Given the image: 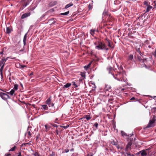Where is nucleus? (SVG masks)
Masks as SVG:
<instances>
[{
    "instance_id": "1",
    "label": "nucleus",
    "mask_w": 156,
    "mask_h": 156,
    "mask_svg": "<svg viewBox=\"0 0 156 156\" xmlns=\"http://www.w3.org/2000/svg\"><path fill=\"white\" fill-rule=\"evenodd\" d=\"M111 74L113 75L114 78L118 81L124 82L126 83V84L124 85L125 86L128 85L129 86H131L130 84H129L128 83L126 82L127 79L126 77H124L123 76L122 74H116L115 76H114L112 73H111Z\"/></svg>"
},
{
    "instance_id": "2",
    "label": "nucleus",
    "mask_w": 156,
    "mask_h": 156,
    "mask_svg": "<svg viewBox=\"0 0 156 156\" xmlns=\"http://www.w3.org/2000/svg\"><path fill=\"white\" fill-rule=\"evenodd\" d=\"M95 48L98 50H108V48H106L105 44L101 42H98V45L96 46Z\"/></svg>"
},
{
    "instance_id": "3",
    "label": "nucleus",
    "mask_w": 156,
    "mask_h": 156,
    "mask_svg": "<svg viewBox=\"0 0 156 156\" xmlns=\"http://www.w3.org/2000/svg\"><path fill=\"white\" fill-rule=\"evenodd\" d=\"M46 103L48 105L49 107H53L54 104L51 102V97L48 98L46 101Z\"/></svg>"
},
{
    "instance_id": "4",
    "label": "nucleus",
    "mask_w": 156,
    "mask_h": 156,
    "mask_svg": "<svg viewBox=\"0 0 156 156\" xmlns=\"http://www.w3.org/2000/svg\"><path fill=\"white\" fill-rule=\"evenodd\" d=\"M0 96L2 99L5 100L10 98L9 95L8 94L2 92H1L0 93Z\"/></svg>"
},
{
    "instance_id": "5",
    "label": "nucleus",
    "mask_w": 156,
    "mask_h": 156,
    "mask_svg": "<svg viewBox=\"0 0 156 156\" xmlns=\"http://www.w3.org/2000/svg\"><path fill=\"white\" fill-rule=\"evenodd\" d=\"M32 133L33 132L32 130H31V128L28 127L27 130V133L28 138H30L31 137Z\"/></svg>"
},
{
    "instance_id": "6",
    "label": "nucleus",
    "mask_w": 156,
    "mask_h": 156,
    "mask_svg": "<svg viewBox=\"0 0 156 156\" xmlns=\"http://www.w3.org/2000/svg\"><path fill=\"white\" fill-rule=\"evenodd\" d=\"M147 149L143 150L139 152V153L142 156H146L147 155Z\"/></svg>"
},
{
    "instance_id": "7",
    "label": "nucleus",
    "mask_w": 156,
    "mask_h": 156,
    "mask_svg": "<svg viewBox=\"0 0 156 156\" xmlns=\"http://www.w3.org/2000/svg\"><path fill=\"white\" fill-rule=\"evenodd\" d=\"M155 122L153 120H150L148 124L147 127L149 128L153 126H154V124Z\"/></svg>"
},
{
    "instance_id": "8",
    "label": "nucleus",
    "mask_w": 156,
    "mask_h": 156,
    "mask_svg": "<svg viewBox=\"0 0 156 156\" xmlns=\"http://www.w3.org/2000/svg\"><path fill=\"white\" fill-rule=\"evenodd\" d=\"M133 55L132 54L129 55L127 61H132L133 60Z\"/></svg>"
},
{
    "instance_id": "9",
    "label": "nucleus",
    "mask_w": 156,
    "mask_h": 156,
    "mask_svg": "<svg viewBox=\"0 0 156 156\" xmlns=\"http://www.w3.org/2000/svg\"><path fill=\"white\" fill-rule=\"evenodd\" d=\"M30 15V13H26L23 14L21 16V19H23L26 17H27L29 16Z\"/></svg>"
},
{
    "instance_id": "10",
    "label": "nucleus",
    "mask_w": 156,
    "mask_h": 156,
    "mask_svg": "<svg viewBox=\"0 0 156 156\" xmlns=\"http://www.w3.org/2000/svg\"><path fill=\"white\" fill-rule=\"evenodd\" d=\"M15 91L14 89H12L11 91L9 92H7L6 93L8 94H9L11 96H12L14 94H15Z\"/></svg>"
},
{
    "instance_id": "11",
    "label": "nucleus",
    "mask_w": 156,
    "mask_h": 156,
    "mask_svg": "<svg viewBox=\"0 0 156 156\" xmlns=\"http://www.w3.org/2000/svg\"><path fill=\"white\" fill-rule=\"evenodd\" d=\"M146 12H147L151 11V10L152 8V6L150 5H147V6L146 7Z\"/></svg>"
},
{
    "instance_id": "12",
    "label": "nucleus",
    "mask_w": 156,
    "mask_h": 156,
    "mask_svg": "<svg viewBox=\"0 0 156 156\" xmlns=\"http://www.w3.org/2000/svg\"><path fill=\"white\" fill-rule=\"evenodd\" d=\"M8 58H7L6 59H3L2 60V66H1V68H0V71H1L3 69V67H4V64H5V62L6 61V60Z\"/></svg>"
},
{
    "instance_id": "13",
    "label": "nucleus",
    "mask_w": 156,
    "mask_h": 156,
    "mask_svg": "<svg viewBox=\"0 0 156 156\" xmlns=\"http://www.w3.org/2000/svg\"><path fill=\"white\" fill-rule=\"evenodd\" d=\"M92 63V62H90L88 64V65H86V66H85L84 67V69L86 70H87V69H89L90 66H91V64Z\"/></svg>"
},
{
    "instance_id": "14",
    "label": "nucleus",
    "mask_w": 156,
    "mask_h": 156,
    "mask_svg": "<svg viewBox=\"0 0 156 156\" xmlns=\"http://www.w3.org/2000/svg\"><path fill=\"white\" fill-rule=\"evenodd\" d=\"M71 83H67L66 84L63 86V88H68L71 86Z\"/></svg>"
},
{
    "instance_id": "15",
    "label": "nucleus",
    "mask_w": 156,
    "mask_h": 156,
    "mask_svg": "<svg viewBox=\"0 0 156 156\" xmlns=\"http://www.w3.org/2000/svg\"><path fill=\"white\" fill-rule=\"evenodd\" d=\"M41 106L42 107L41 108L44 110H47L48 109V107L46 105H42Z\"/></svg>"
},
{
    "instance_id": "16",
    "label": "nucleus",
    "mask_w": 156,
    "mask_h": 156,
    "mask_svg": "<svg viewBox=\"0 0 156 156\" xmlns=\"http://www.w3.org/2000/svg\"><path fill=\"white\" fill-rule=\"evenodd\" d=\"M111 87L110 86L107 85L105 86V90L108 91L111 90Z\"/></svg>"
},
{
    "instance_id": "17",
    "label": "nucleus",
    "mask_w": 156,
    "mask_h": 156,
    "mask_svg": "<svg viewBox=\"0 0 156 156\" xmlns=\"http://www.w3.org/2000/svg\"><path fill=\"white\" fill-rule=\"evenodd\" d=\"M96 31V30H95L92 29L90 30V32L91 35L94 36L95 34V32Z\"/></svg>"
},
{
    "instance_id": "18",
    "label": "nucleus",
    "mask_w": 156,
    "mask_h": 156,
    "mask_svg": "<svg viewBox=\"0 0 156 156\" xmlns=\"http://www.w3.org/2000/svg\"><path fill=\"white\" fill-rule=\"evenodd\" d=\"M11 28L9 27H7L6 30V32L7 34H9L11 31Z\"/></svg>"
},
{
    "instance_id": "19",
    "label": "nucleus",
    "mask_w": 156,
    "mask_h": 156,
    "mask_svg": "<svg viewBox=\"0 0 156 156\" xmlns=\"http://www.w3.org/2000/svg\"><path fill=\"white\" fill-rule=\"evenodd\" d=\"M19 87V85L17 84H15L14 85V88L12 89H14L15 91L17 90Z\"/></svg>"
},
{
    "instance_id": "20",
    "label": "nucleus",
    "mask_w": 156,
    "mask_h": 156,
    "mask_svg": "<svg viewBox=\"0 0 156 156\" xmlns=\"http://www.w3.org/2000/svg\"><path fill=\"white\" fill-rule=\"evenodd\" d=\"M27 33L26 34L24 37V38H23V43H24V44L25 45L26 44V40H27Z\"/></svg>"
},
{
    "instance_id": "21",
    "label": "nucleus",
    "mask_w": 156,
    "mask_h": 156,
    "mask_svg": "<svg viewBox=\"0 0 156 156\" xmlns=\"http://www.w3.org/2000/svg\"><path fill=\"white\" fill-rule=\"evenodd\" d=\"M73 5V4L72 3H70L67 5L65 7V8L67 9V8L69 7L70 6H72Z\"/></svg>"
},
{
    "instance_id": "22",
    "label": "nucleus",
    "mask_w": 156,
    "mask_h": 156,
    "mask_svg": "<svg viewBox=\"0 0 156 156\" xmlns=\"http://www.w3.org/2000/svg\"><path fill=\"white\" fill-rule=\"evenodd\" d=\"M112 144L114 145H117V142L116 141L112 140L111 142Z\"/></svg>"
},
{
    "instance_id": "23",
    "label": "nucleus",
    "mask_w": 156,
    "mask_h": 156,
    "mask_svg": "<svg viewBox=\"0 0 156 156\" xmlns=\"http://www.w3.org/2000/svg\"><path fill=\"white\" fill-rule=\"evenodd\" d=\"M80 75L82 77H83L85 79L86 78L85 73L82 72H81Z\"/></svg>"
},
{
    "instance_id": "24",
    "label": "nucleus",
    "mask_w": 156,
    "mask_h": 156,
    "mask_svg": "<svg viewBox=\"0 0 156 156\" xmlns=\"http://www.w3.org/2000/svg\"><path fill=\"white\" fill-rule=\"evenodd\" d=\"M121 134L122 136L123 137L127 136V134L124 132L122 131H121Z\"/></svg>"
},
{
    "instance_id": "25",
    "label": "nucleus",
    "mask_w": 156,
    "mask_h": 156,
    "mask_svg": "<svg viewBox=\"0 0 156 156\" xmlns=\"http://www.w3.org/2000/svg\"><path fill=\"white\" fill-rule=\"evenodd\" d=\"M125 156H134L133 154H131L129 153H124Z\"/></svg>"
},
{
    "instance_id": "26",
    "label": "nucleus",
    "mask_w": 156,
    "mask_h": 156,
    "mask_svg": "<svg viewBox=\"0 0 156 156\" xmlns=\"http://www.w3.org/2000/svg\"><path fill=\"white\" fill-rule=\"evenodd\" d=\"M27 0H26V2L24 3L23 5V8L22 9H23V8L25 7L27 5L29 4V2H27Z\"/></svg>"
},
{
    "instance_id": "27",
    "label": "nucleus",
    "mask_w": 156,
    "mask_h": 156,
    "mask_svg": "<svg viewBox=\"0 0 156 156\" xmlns=\"http://www.w3.org/2000/svg\"><path fill=\"white\" fill-rule=\"evenodd\" d=\"M72 84L74 86V87L76 88L78 87L77 84L75 82H72Z\"/></svg>"
},
{
    "instance_id": "28",
    "label": "nucleus",
    "mask_w": 156,
    "mask_h": 156,
    "mask_svg": "<svg viewBox=\"0 0 156 156\" xmlns=\"http://www.w3.org/2000/svg\"><path fill=\"white\" fill-rule=\"evenodd\" d=\"M136 51L138 53L140 56H141L142 54L140 51V48H138L136 49Z\"/></svg>"
},
{
    "instance_id": "29",
    "label": "nucleus",
    "mask_w": 156,
    "mask_h": 156,
    "mask_svg": "<svg viewBox=\"0 0 156 156\" xmlns=\"http://www.w3.org/2000/svg\"><path fill=\"white\" fill-rule=\"evenodd\" d=\"M69 13V11H68L62 13H61V15H62L65 16L67 15Z\"/></svg>"
},
{
    "instance_id": "30",
    "label": "nucleus",
    "mask_w": 156,
    "mask_h": 156,
    "mask_svg": "<svg viewBox=\"0 0 156 156\" xmlns=\"http://www.w3.org/2000/svg\"><path fill=\"white\" fill-rule=\"evenodd\" d=\"M107 69L108 70L109 73H110V72L112 70V67H110L107 68Z\"/></svg>"
},
{
    "instance_id": "31",
    "label": "nucleus",
    "mask_w": 156,
    "mask_h": 156,
    "mask_svg": "<svg viewBox=\"0 0 156 156\" xmlns=\"http://www.w3.org/2000/svg\"><path fill=\"white\" fill-rule=\"evenodd\" d=\"M85 116L86 117H85V118H86V119L87 120H89L91 118L90 117V116L89 115H86Z\"/></svg>"
},
{
    "instance_id": "32",
    "label": "nucleus",
    "mask_w": 156,
    "mask_h": 156,
    "mask_svg": "<svg viewBox=\"0 0 156 156\" xmlns=\"http://www.w3.org/2000/svg\"><path fill=\"white\" fill-rule=\"evenodd\" d=\"M16 148V147L14 146L12 148L10 149L9 150V151H13Z\"/></svg>"
},
{
    "instance_id": "33",
    "label": "nucleus",
    "mask_w": 156,
    "mask_h": 156,
    "mask_svg": "<svg viewBox=\"0 0 156 156\" xmlns=\"http://www.w3.org/2000/svg\"><path fill=\"white\" fill-rule=\"evenodd\" d=\"M145 47L147 49L148 48H151V46L149 45H148V44H146Z\"/></svg>"
},
{
    "instance_id": "34",
    "label": "nucleus",
    "mask_w": 156,
    "mask_h": 156,
    "mask_svg": "<svg viewBox=\"0 0 156 156\" xmlns=\"http://www.w3.org/2000/svg\"><path fill=\"white\" fill-rule=\"evenodd\" d=\"M44 126L45 127V129L46 130V131H47L49 129L50 127H48V126L46 125H44Z\"/></svg>"
},
{
    "instance_id": "35",
    "label": "nucleus",
    "mask_w": 156,
    "mask_h": 156,
    "mask_svg": "<svg viewBox=\"0 0 156 156\" xmlns=\"http://www.w3.org/2000/svg\"><path fill=\"white\" fill-rule=\"evenodd\" d=\"M144 5H146V7L147 6V5H149L148 4L147 2L146 1H145L144 2Z\"/></svg>"
},
{
    "instance_id": "36",
    "label": "nucleus",
    "mask_w": 156,
    "mask_h": 156,
    "mask_svg": "<svg viewBox=\"0 0 156 156\" xmlns=\"http://www.w3.org/2000/svg\"><path fill=\"white\" fill-rule=\"evenodd\" d=\"M68 126H60V127H61L64 128L65 129L67 128L68 127Z\"/></svg>"
},
{
    "instance_id": "37",
    "label": "nucleus",
    "mask_w": 156,
    "mask_h": 156,
    "mask_svg": "<svg viewBox=\"0 0 156 156\" xmlns=\"http://www.w3.org/2000/svg\"><path fill=\"white\" fill-rule=\"evenodd\" d=\"M130 146L131 144H130L129 143L126 146L127 149H128L130 147Z\"/></svg>"
},
{
    "instance_id": "38",
    "label": "nucleus",
    "mask_w": 156,
    "mask_h": 156,
    "mask_svg": "<svg viewBox=\"0 0 156 156\" xmlns=\"http://www.w3.org/2000/svg\"><path fill=\"white\" fill-rule=\"evenodd\" d=\"M98 126V124L97 123H95L94 125V126H95L96 128H97Z\"/></svg>"
},
{
    "instance_id": "39",
    "label": "nucleus",
    "mask_w": 156,
    "mask_h": 156,
    "mask_svg": "<svg viewBox=\"0 0 156 156\" xmlns=\"http://www.w3.org/2000/svg\"><path fill=\"white\" fill-rule=\"evenodd\" d=\"M20 90L21 89V88H22V90H23V85H22V84H21L20 83Z\"/></svg>"
},
{
    "instance_id": "40",
    "label": "nucleus",
    "mask_w": 156,
    "mask_h": 156,
    "mask_svg": "<svg viewBox=\"0 0 156 156\" xmlns=\"http://www.w3.org/2000/svg\"><path fill=\"white\" fill-rule=\"evenodd\" d=\"M26 67V66L25 65H20V68H23L24 67Z\"/></svg>"
},
{
    "instance_id": "41",
    "label": "nucleus",
    "mask_w": 156,
    "mask_h": 156,
    "mask_svg": "<svg viewBox=\"0 0 156 156\" xmlns=\"http://www.w3.org/2000/svg\"><path fill=\"white\" fill-rule=\"evenodd\" d=\"M58 120V118H56L55 120L54 121V122L56 123H58L57 122V121Z\"/></svg>"
},
{
    "instance_id": "42",
    "label": "nucleus",
    "mask_w": 156,
    "mask_h": 156,
    "mask_svg": "<svg viewBox=\"0 0 156 156\" xmlns=\"http://www.w3.org/2000/svg\"><path fill=\"white\" fill-rule=\"evenodd\" d=\"M69 151V149H65V152H66V153H67Z\"/></svg>"
},
{
    "instance_id": "43",
    "label": "nucleus",
    "mask_w": 156,
    "mask_h": 156,
    "mask_svg": "<svg viewBox=\"0 0 156 156\" xmlns=\"http://www.w3.org/2000/svg\"><path fill=\"white\" fill-rule=\"evenodd\" d=\"M52 126H54V127H58V125H56V124H53V125H52Z\"/></svg>"
},
{
    "instance_id": "44",
    "label": "nucleus",
    "mask_w": 156,
    "mask_h": 156,
    "mask_svg": "<svg viewBox=\"0 0 156 156\" xmlns=\"http://www.w3.org/2000/svg\"><path fill=\"white\" fill-rule=\"evenodd\" d=\"M56 133L57 135H58V131L57 129L56 130Z\"/></svg>"
},
{
    "instance_id": "45",
    "label": "nucleus",
    "mask_w": 156,
    "mask_h": 156,
    "mask_svg": "<svg viewBox=\"0 0 156 156\" xmlns=\"http://www.w3.org/2000/svg\"><path fill=\"white\" fill-rule=\"evenodd\" d=\"M135 99V98L134 97H132L130 99V100H134Z\"/></svg>"
},
{
    "instance_id": "46",
    "label": "nucleus",
    "mask_w": 156,
    "mask_h": 156,
    "mask_svg": "<svg viewBox=\"0 0 156 156\" xmlns=\"http://www.w3.org/2000/svg\"><path fill=\"white\" fill-rule=\"evenodd\" d=\"M2 61L1 62V64H0V66H2Z\"/></svg>"
},
{
    "instance_id": "47",
    "label": "nucleus",
    "mask_w": 156,
    "mask_h": 156,
    "mask_svg": "<svg viewBox=\"0 0 156 156\" xmlns=\"http://www.w3.org/2000/svg\"><path fill=\"white\" fill-rule=\"evenodd\" d=\"M138 59L139 60H140L141 59H142L141 58V57L140 56H138Z\"/></svg>"
},
{
    "instance_id": "48",
    "label": "nucleus",
    "mask_w": 156,
    "mask_h": 156,
    "mask_svg": "<svg viewBox=\"0 0 156 156\" xmlns=\"http://www.w3.org/2000/svg\"><path fill=\"white\" fill-rule=\"evenodd\" d=\"M106 14V12L105 11H104L103 13V14L104 15V14H105V15Z\"/></svg>"
},
{
    "instance_id": "49",
    "label": "nucleus",
    "mask_w": 156,
    "mask_h": 156,
    "mask_svg": "<svg viewBox=\"0 0 156 156\" xmlns=\"http://www.w3.org/2000/svg\"><path fill=\"white\" fill-rule=\"evenodd\" d=\"M120 89H121V91H122V90H124V88H120Z\"/></svg>"
},
{
    "instance_id": "50",
    "label": "nucleus",
    "mask_w": 156,
    "mask_h": 156,
    "mask_svg": "<svg viewBox=\"0 0 156 156\" xmlns=\"http://www.w3.org/2000/svg\"><path fill=\"white\" fill-rule=\"evenodd\" d=\"M92 84H93L94 85V88H95V83H92Z\"/></svg>"
},
{
    "instance_id": "51",
    "label": "nucleus",
    "mask_w": 156,
    "mask_h": 156,
    "mask_svg": "<svg viewBox=\"0 0 156 156\" xmlns=\"http://www.w3.org/2000/svg\"><path fill=\"white\" fill-rule=\"evenodd\" d=\"M9 155H10V154H6L5 156H9Z\"/></svg>"
},
{
    "instance_id": "52",
    "label": "nucleus",
    "mask_w": 156,
    "mask_h": 156,
    "mask_svg": "<svg viewBox=\"0 0 156 156\" xmlns=\"http://www.w3.org/2000/svg\"><path fill=\"white\" fill-rule=\"evenodd\" d=\"M33 75V73H30V75L31 76V75Z\"/></svg>"
},
{
    "instance_id": "53",
    "label": "nucleus",
    "mask_w": 156,
    "mask_h": 156,
    "mask_svg": "<svg viewBox=\"0 0 156 156\" xmlns=\"http://www.w3.org/2000/svg\"><path fill=\"white\" fill-rule=\"evenodd\" d=\"M73 151V149H72L70 150V151Z\"/></svg>"
},
{
    "instance_id": "54",
    "label": "nucleus",
    "mask_w": 156,
    "mask_h": 156,
    "mask_svg": "<svg viewBox=\"0 0 156 156\" xmlns=\"http://www.w3.org/2000/svg\"><path fill=\"white\" fill-rule=\"evenodd\" d=\"M108 46L109 47H111L109 42V43H108Z\"/></svg>"
},
{
    "instance_id": "55",
    "label": "nucleus",
    "mask_w": 156,
    "mask_h": 156,
    "mask_svg": "<svg viewBox=\"0 0 156 156\" xmlns=\"http://www.w3.org/2000/svg\"><path fill=\"white\" fill-rule=\"evenodd\" d=\"M87 156H92V155H90L89 154L87 155Z\"/></svg>"
},
{
    "instance_id": "56",
    "label": "nucleus",
    "mask_w": 156,
    "mask_h": 156,
    "mask_svg": "<svg viewBox=\"0 0 156 156\" xmlns=\"http://www.w3.org/2000/svg\"><path fill=\"white\" fill-rule=\"evenodd\" d=\"M2 53H3V52L2 51V52H0V54H2Z\"/></svg>"
},
{
    "instance_id": "57",
    "label": "nucleus",
    "mask_w": 156,
    "mask_h": 156,
    "mask_svg": "<svg viewBox=\"0 0 156 156\" xmlns=\"http://www.w3.org/2000/svg\"><path fill=\"white\" fill-rule=\"evenodd\" d=\"M90 5H89V9H90Z\"/></svg>"
},
{
    "instance_id": "58",
    "label": "nucleus",
    "mask_w": 156,
    "mask_h": 156,
    "mask_svg": "<svg viewBox=\"0 0 156 156\" xmlns=\"http://www.w3.org/2000/svg\"><path fill=\"white\" fill-rule=\"evenodd\" d=\"M18 156H20V153L18 154Z\"/></svg>"
},
{
    "instance_id": "59",
    "label": "nucleus",
    "mask_w": 156,
    "mask_h": 156,
    "mask_svg": "<svg viewBox=\"0 0 156 156\" xmlns=\"http://www.w3.org/2000/svg\"><path fill=\"white\" fill-rule=\"evenodd\" d=\"M154 109H156V107L154 108Z\"/></svg>"
},
{
    "instance_id": "60",
    "label": "nucleus",
    "mask_w": 156,
    "mask_h": 156,
    "mask_svg": "<svg viewBox=\"0 0 156 156\" xmlns=\"http://www.w3.org/2000/svg\"><path fill=\"white\" fill-rule=\"evenodd\" d=\"M24 144V145H25V144H27V143Z\"/></svg>"
},
{
    "instance_id": "61",
    "label": "nucleus",
    "mask_w": 156,
    "mask_h": 156,
    "mask_svg": "<svg viewBox=\"0 0 156 156\" xmlns=\"http://www.w3.org/2000/svg\"><path fill=\"white\" fill-rule=\"evenodd\" d=\"M23 144H22V146H23Z\"/></svg>"
},
{
    "instance_id": "62",
    "label": "nucleus",
    "mask_w": 156,
    "mask_h": 156,
    "mask_svg": "<svg viewBox=\"0 0 156 156\" xmlns=\"http://www.w3.org/2000/svg\"><path fill=\"white\" fill-rule=\"evenodd\" d=\"M20 103H22V102L21 101H20Z\"/></svg>"
},
{
    "instance_id": "63",
    "label": "nucleus",
    "mask_w": 156,
    "mask_h": 156,
    "mask_svg": "<svg viewBox=\"0 0 156 156\" xmlns=\"http://www.w3.org/2000/svg\"><path fill=\"white\" fill-rule=\"evenodd\" d=\"M43 16V17L44 16V15H43V16Z\"/></svg>"
},
{
    "instance_id": "64",
    "label": "nucleus",
    "mask_w": 156,
    "mask_h": 156,
    "mask_svg": "<svg viewBox=\"0 0 156 156\" xmlns=\"http://www.w3.org/2000/svg\"><path fill=\"white\" fill-rule=\"evenodd\" d=\"M90 8H91V6H90Z\"/></svg>"
}]
</instances>
